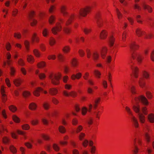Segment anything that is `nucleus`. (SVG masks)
I'll use <instances>...</instances> for the list:
<instances>
[{
    "mask_svg": "<svg viewBox=\"0 0 154 154\" xmlns=\"http://www.w3.org/2000/svg\"><path fill=\"white\" fill-rule=\"evenodd\" d=\"M33 53L34 55L37 57H39L40 56V54L39 51L37 49H35L33 51Z\"/></svg>",
    "mask_w": 154,
    "mask_h": 154,
    "instance_id": "44",
    "label": "nucleus"
},
{
    "mask_svg": "<svg viewBox=\"0 0 154 154\" xmlns=\"http://www.w3.org/2000/svg\"><path fill=\"white\" fill-rule=\"evenodd\" d=\"M51 101L53 104L56 105L58 104L59 103V101L58 100L54 97H52Z\"/></svg>",
    "mask_w": 154,
    "mask_h": 154,
    "instance_id": "50",
    "label": "nucleus"
},
{
    "mask_svg": "<svg viewBox=\"0 0 154 154\" xmlns=\"http://www.w3.org/2000/svg\"><path fill=\"white\" fill-rule=\"evenodd\" d=\"M30 94V92L27 91H25L23 93V95L25 98L29 97Z\"/></svg>",
    "mask_w": 154,
    "mask_h": 154,
    "instance_id": "54",
    "label": "nucleus"
},
{
    "mask_svg": "<svg viewBox=\"0 0 154 154\" xmlns=\"http://www.w3.org/2000/svg\"><path fill=\"white\" fill-rule=\"evenodd\" d=\"M83 127L81 125H79L78 126L76 130V133L77 134L80 132L83 129Z\"/></svg>",
    "mask_w": 154,
    "mask_h": 154,
    "instance_id": "56",
    "label": "nucleus"
},
{
    "mask_svg": "<svg viewBox=\"0 0 154 154\" xmlns=\"http://www.w3.org/2000/svg\"><path fill=\"white\" fill-rule=\"evenodd\" d=\"M27 60L28 62L31 64L33 63L35 61L34 57L32 55H28Z\"/></svg>",
    "mask_w": 154,
    "mask_h": 154,
    "instance_id": "21",
    "label": "nucleus"
},
{
    "mask_svg": "<svg viewBox=\"0 0 154 154\" xmlns=\"http://www.w3.org/2000/svg\"><path fill=\"white\" fill-rule=\"evenodd\" d=\"M48 29L46 28L44 29L42 32V34L44 36L46 37L48 35Z\"/></svg>",
    "mask_w": 154,
    "mask_h": 154,
    "instance_id": "61",
    "label": "nucleus"
},
{
    "mask_svg": "<svg viewBox=\"0 0 154 154\" xmlns=\"http://www.w3.org/2000/svg\"><path fill=\"white\" fill-rule=\"evenodd\" d=\"M138 45L136 44L134 42H132L130 45V48L131 51H132L131 54V57L133 60L136 59L138 64H140L142 62L143 57L140 54H137L134 51L139 48Z\"/></svg>",
    "mask_w": 154,
    "mask_h": 154,
    "instance_id": "1",
    "label": "nucleus"
},
{
    "mask_svg": "<svg viewBox=\"0 0 154 154\" xmlns=\"http://www.w3.org/2000/svg\"><path fill=\"white\" fill-rule=\"evenodd\" d=\"M131 69L133 71L134 75L136 78H137L138 77L139 69L137 66H132V64H131Z\"/></svg>",
    "mask_w": 154,
    "mask_h": 154,
    "instance_id": "7",
    "label": "nucleus"
},
{
    "mask_svg": "<svg viewBox=\"0 0 154 154\" xmlns=\"http://www.w3.org/2000/svg\"><path fill=\"white\" fill-rule=\"evenodd\" d=\"M146 97L149 100L152 99L153 97V95L152 93L149 91H147L146 92Z\"/></svg>",
    "mask_w": 154,
    "mask_h": 154,
    "instance_id": "35",
    "label": "nucleus"
},
{
    "mask_svg": "<svg viewBox=\"0 0 154 154\" xmlns=\"http://www.w3.org/2000/svg\"><path fill=\"white\" fill-rule=\"evenodd\" d=\"M55 21V18L54 16L53 15H51L49 17V23L51 24L54 23Z\"/></svg>",
    "mask_w": 154,
    "mask_h": 154,
    "instance_id": "36",
    "label": "nucleus"
},
{
    "mask_svg": "<svg viewBox=\"0 0 154 154\" xmlns=\"http://www.w3.org/2000/svg\"><path fill=\"white\" fill-rule=\"evenodd\" d=\"M53 147L54 150L56 151H58L60 150L59 146L56 143H54L53 144Z\"/></svg>",
    "mask_w": 154,
    "mask_h": 154,
    "instance_id": "59",
    "label": "nucleus"
},
{
    "mask_svg": "<svg viewBox=\"0 0 154 154\" xmlns=\"http://www.w3.org/2000/svg\"><path fill=\"white\" fill-rule=\"evenodd\" d=\"M143 8L145 10H147L149 13H151L152 12V8L150 6L148 5L144 4L143 5Z\"/></svg>",
    "mask_w": 154,
    "mask_h": 154,
    "instance_id": "24",
    "label": "nucleus"
},
{
    "mask_svg": "<svg viewBox=\"0 0 154 154\" xmlns=\"http://www.w3.org/2000/svg\"><path fill=\"white\" fill-rule=\"evenodd\" d=\"M92 57L94 60H98L99 55L97 52L95 51L93 52Z\"/></svg>",
    "mask_w": 154,
    "mask_h": 154,
    "instance_id": "33",
    "label": "nucleus"
},
{
    "mask_svg": "<svg viewBox=\"0 0 154 154\" xmlns=\"http://www.w3.org/2000/svg\"><path fill=\"white\" fill-rule=\"evenodd\" d=\"M61 77V74L60 72L54 74H51L49 76V78L51 80V83L55 85H58L60 84Z\"/></svg>",
    "mask_w": 154,
    "mask_h": 154,
    "instance_id": "2",
    "label": "nucleus"
},
{
    "mask_svg": "<svg viewBox=\"0 0 154 154\" xmlns=\"http://www.w3.org/2000/svg\"><path fill=\"white\" fill-rule=\"evenodd\" d=\"M77 95V93L75 91H72L69 92V96L73 98L76 97Z\"/></svg>",
    "mask_w": 154,
    "mask_h": 154,
    "instance_id": "49",
    "label": "nucleus"
},
{
    "mask_svg": "<svg viewBox=\"0 0 154 154\" xmlns=\"http://www.w3.org/2000/svg\"><path fill=\"white\" fill-rule=\"evenodd\" d=\"M63 30L65 32L66 34H69L71 32V29L70 28L67 27H65L63 28Z\"/></svg>",
    "mask_w": 154,
    "mask_h": 154,
    "instance_id": "60",
    "label": "nucleus"
},
{
    "mask_svg": "<svg viewBox=\"0 0 154 154\" xmlns=\"http://www.w3.org/2000/svg\"><path fill=\"white\" fill-rule=\"evenodd\" d=\"M102 112L98 110H96L94 112V115L95 117L97 118L98 120L100 119V116L101 115Z\"/></svg>",
    "mask_w": 154,
    "mask_h": 154,
    "instance_id": "25",
    "label": "nucleus"
},
{
    "mask_svg": "<svg viewBox=\"0 0 154 154\" xmlns=\"http://www.w3.org/2000/svg\"><path fill=\"white\" fill-rule=\"evenodd\" d=\"M9 110L12 112H15L17 110V108L16 106L14 105L10 106L9 107Z\"/></svg>",
    "mask_w": 154,
    "mask_h": 154,
    "instance_id": "40",
    "label": "nucleus"
},
{
    "mask_svg": "<svg viewBox=\"0 0 154 154\" xmlns=\"http://www.w3.org/2000/svg\"><path fill=\"white\" fill-rule=\"evenodd\" d=\"M57 57L59 60L62 62H64L65 60V57L64 56L61 54H59L58 56Z\"/></svg>",
    "mask_w": 154,
    "mask_h": 154,
    "instance_id": "41",
    "label": "nucleus"
},
{
    "mask_svg": "<svg viewBox=\"0 0 154 154\" xmlns=\"http://www.w3.org/2000/svg\"><path fill=\"white\" fill-rule=\"evenodd\" d=\"M72 124L74 126L77 125L78 124V120L76 118L72 119Z\"/></svg>",
    "mask_w": 154,
    "mask_h": 154,
    "instance_id": "48",
    "label": "nucleus"
},
{
    "mask_svg": "<svg viewBox=\"0 0 154 154\" xmlns=\"http://www.w3.org/2000/svg\"><path fill=\"white\" fill-rule=\"evenodd\" d=\"M136 139H135L134 140V147L133 148V149L132 150V151L133 152V154H137L138 153V150L139 149L137 147V146L136 145Z\"/></svg>",
    "mask_w": 154,
    "mask_h": 154,
    "instance_id": "19",
    "label": "nucleus"
},
{
    "mask_svg": "<svg viewBox=\"0 0 154 154\" xmlns=\"http://www.w3.org/2000/svg\"><path fill=\"white\" fill-rule=\"evenodd\" d=\"M101 101V98L100 97H98L96 98L94 101L93 103V108L94 109H96L99 105Z\"/></svg>",
    "mask_w": 154,
    "mask_h": 154,
    "instance_id": "10",
    "label": "nucleus"
},
{
    "mask_svg": "<svg viewBox=\"0 0 154 154\" xmlns=\"http://www.w3.org/2000/svg\"><path fill=\"white\" fill-rule=\"evenodd\" d=\"M43 106L45 110H48L49 108L50 105L48 102H44L43 103Z\"/></svg>",
    "mask_w": 154,
    "mask_h": 154,
    "instance_id": "46",
    "label": "nucleus"
},
{
    "mask_svg": "<svg viewBox=\"0 0 154 154\" xmlns=\"http://www.w3.org/2000/svg\"><path fill=\"white\" fill-rule=\"evenodd\" d=\"M37 66L38 68L44 67L45 66V62L44 61L40 62L38 63Z\"/></svg>",
    "mask_w": 154,
    "mask_h": 154,
    "instance_id": "45",
    "label": "nucleus"
},
{
    "mask_svg": "<svg viewBox=\"0 0 154 154\" xmlns=\"http://www.w3.org/2000/svg\"><path fill=\"white\" fill-rule=\"evenodd\" d=\"M94 75L97 78H100L101 73L98 70L95 69L94 71Z\"/></svg>",
    "mask_w": 154,
    "mask_h": 154,
    "instance_id": "31",
    "label": "nucleus"
},
{
    "mask_svg": "<svg viewBox=\"0 0 154 154\" xmlns=\"http://www.w3.org/2000/svg\"><path fill=\"white\" fill-rule=\"evenodd\" d=\"M24 45L26 48V49L28 51L29 49V43L27 40H26L24 42Z\"/></svg>",
    "mask_w": 154,
    "mask_h": 154,
    "instance_id": "58",
    "label": "nucleus"
},
{
    "mask_svg": "<svg viewBox=\"0 0 154 154\" xmlns=\"http://www.w3.org/2000/svg\"><path fill=\"white\" fill-rule=\"evenodd\" d=\"M18 13V10L17 9H14L12 11V15L13 17H15Z\"/></svg>",
    "mask_w": 154,
    "mask_h": 154,
    "instance_id": "62",
    "label": "nucleus"
},
{
    "mask_svg": "<svg viewBox=\"0 0 154 154\" xmlns=\"http://www.w3.org/2000/svg\"><path fill=\"white\" fill-rule=\"evenodd\" d=\"M75 16L74 14H72L69 18L66 21V25L68 26L70 24L74 19Z\"/></svg>",
    "mask_w": 154,
    "mask_h": 154,
    "instance_id": "15",
    "label": "nucleus"
},
{
    "mask_svg": "<svg viewBox=\"0 0 154 154\" xmlns=\"http://www.w3.org/2000/svg\"><path fill=\"white\" fill-rule=\"evenodd\" d=\"M145 139L147 143H149L150 141V136L149 134L147 133L146 132L145 134Z\"/></svg>",
    "mask_w": 154,
    "mask_h": 154,
    "instance_id": "37",
    "label": "nucleus"
},
{
    "mask_svg": "<svg viewBox=\"0 0 154 154\" xmlns=\"http://www.w3.org/2000/svg\"><path fill=\"white\" fill-rule=\"evenodd\" d=\"M36 35H37L35 33L33 34L32 38V42H35L37 43H38L39 42V38L36 36Z\"/></svg>",
    "mask_w": 154,
    "mask_h": 154,
    "instance_id": "34",
    "label": "nucleus"
},
{
    "mask_svg": "<svg viewBox=\"0 0 154 154\" xmlns=\"http://www.w3.org/2000/svg\"><path fill=\"white\" fill-rule=\"evenodd\" d=\"M139 84L141 88H143L145 85V80L144 78H140L139 81Z\"/></svg>",
    "mask_w": 154,
    "mask_h": 154,
    "instance_id": "18",
    "label": "nucleus"
},
{
    "mask_svg": "<svg viewBox=\"0 0 154 154\" xmlns=\"http://www.w3.org/2000/svg\"><path fill=\"white\" fill-rule=\"evenodd\" d=\"M22 128L23 129L25 130H28L30 128V126L28 124H25L22 125Z\"/></svg>",
    "mask_w": 154,
    "mask_h": 154,
    "instance_id": "52",
    "label": "nucleus"
},
{
    "mask_svg": "<svg viewBox=\"0 0 154 154\" xmlns=\"http://www.w3.org/2000/svg\"><path fill=\"white\" fill-rule=\"evenodd\" d=\"M147 20V21L148 22L149 25L151 27H153L154 22L152 21V18L151 17H148Z\"/></svg>",
    "mask_w": 154,
    "mask_h": 154,
    "instance_id": "43",
    "label": "nucleus"
},
{
    "mask_svg": "<svg viewBox=\"0 0 154 154\" xmlns=\"http://www.w3.org/2000/svg\"><path fill=\"white\" fill-rule=\"evenodd\" d=\"M49 93L51 95L55 96L57 94L58 90L55 88H52L49 89Z\"/></svg>",
    "mask_w": 154,
    "mask_h": 154,
    "instance_id": "16",
    "label": "nucleus"
},
{
    "mask_svg": "<svg viewBox=\"0 0 154 154\" xmlns=\"http://www.w3.org/2000/svg\"><path fill=\"white\" fill-rule=\"evenodd\" d=\"M10 141V138L7 137H4L2 138V142L5 144H8Z\"/></svg>",
    "mask_w": 154,
    "mask_h": 154,
    "instance_id": "28",
    "label": "nucleus"
},
{
    "mask_svg": "<svg viewBox=\"0 0 154 154\" xmlns=\"http://www.w3.org/2000/svg\"><path fill=\"white\" fill-rule=\"evenodd\" d=\"M107 32L105 30H102L100 33V38L102 39H105L107 38Z\"/></svg>",
    "mask_w": 154,
    "mask_h": 154,
    "instance_id": "11",
    "label": "nucleus"
},
{
    "mask_svg": "<svg viewBox=\"0 0 154 154\" xmlns=\"http://www.w3.org/2000/svg\"><path fill=\"white\" fill-rule=\"evenodd\" d=\"M58 130L62 134H64L66 132L65 128L62 125H60L59 127Z\"/></svg>",
    "mask_w": 154,
    "mask_h": 154,
    "instance_id": "29",
    "label": "nucleus"
},
{
    "mask_svg": "<svg viewBox=\"0 0 154 154\" xmlns=\"http://www.w3.org/2000/svg\"><path fill=\"white\" fill-rule=\"evenodd\" d=\"M17 63L19 65L22 66H24L25 65L24 61L21 58L19 59L17 61Z\"/></svg>",
    "mask_w": 154,
    "mask_h": 154,
    "instance_id": "42",
    "label": "nucleus"
},
{
    "mask_svg": "<svg viewBox=\"0 0 154 154\" xmlns=\"http://www.w3.org/2000/svg\"><path fill=\"white\" fill-rule=\"evenodd\" d=\"M10 75L11 76L14 75L16 72V70L13 67H11L10 68Z\"/></svg>",
    "mask_w": 154,
    "mask_h": 154,
    "instance_id": "53",
    "label": "nucleus"
},
{
    "mask_svg": "<svg viewBox=\"0 0 154 154\" xmlns=\"http://www.w3.org/2000/svg\"><path fill=\"white\" fill-rule=\"evenodd\" d=\"M143 75L144 78L146 79H148L149 78V73L146 71H144L143 72Z\"/></svg>",
    "mask_w": 154,
    "mask_h": 154,
    "instance_id": "51",
    "label": "nucleus"
},
{
    "mask_svg": "<svg viewBox=\"0 0 154 154\" xmlns=\"http://www.w3.org/2000/svg\"><path fill=\"white\" fill-rule=\"evenodd\" d=\"M107 50V48L106 47H103L102 48L101 51V55L102 58L104 59L106 57Z\"/></svg>",
    "mask_w": 154,
    "mask_h": 154,
    "instance_id": "8",
    "label": "nucleus"
},
{
    "mask_svg": "<svg viewBox=\"0 0 154 154\" xmlns=\"http://www.w3.org/2000/svg\"><path fill=\"white\" fill-rule=\"evenodd\" d=\"M91 8L90 7H86L85 8L81 9L79 14L80 16L83 17H85L91 11Z\"/></svg>",
    "mask_w": 154,
    "mask_h": 154,
    "instance_id": "3",
    "label": "nucleus"
},
{
    "mask_svg": "<svg viewBox=\"0 0 154 154\" xmlns=\"http://www.w3.org/2000/svg\"><path fill=\"white\" fill-rule=\"evenodd\" d=\"M95 19L97 26L100 28L103 25V21L101 18V14L100 12H97L96 15Z\"/></svg>",
    "mask_w": 154,
    "mask_h": 154,
    "instance_id": "4",
    "label": "nucleus"
},
{
    "mask_svg": "<svg viewBox=\"0 0 154 154\" xmlns=\"http://www.w3.org/2000/svg\"><path fill=\"white\" fill-rule=\"evenodd\" d=\"M140 102L144 106H147L149 104V102L148 100L143 95L140 96Z\"/></svg>",
    "mask_w": 154,
    "mask_h": 154,
    "instance_id": "6",
    "label": "nucleus"
},
{
    "mask_svg": "<svg viewBox=\"0 0 154 154\" xmlns=\"http://www.w3.org/2000/svg\"><path fill=\"white\" fill-rule=\"evenodd\" d=\"M11 46L10 42H7L6 44V48L8 51H10L11 48Z\"/></svg>",
    "mask_w": 154,
    "mask_h": 154,
    "instance_id": "63",
    "label": "nucleus"
},
{
    "mask_svg": "<svg viewBox=\"0 0 154 154\" xmlns=\"http://www.w3.org/2000/svg\"><path fill=\"white\" fill-rule=\"evenodd\" d=\"M23 80L20 79H14L13 82L14 84L17 87L20 86L23 82Z\"/></svg>",
    "mask_w": 154,
    "mask_h": 154,
    "instance_id": "14",
    "label": "nucleus"
},
{
    "mask_svg": "<svg viewBox=\"0 0 154 154\" xmlns=\"http://www.w3.org/2000/svg\"><path fill=\"white\" fill-rule=\"evenodd\" d=\"M116 13L118 18L119 19L122 18V15L118 8L116 9Z\"/></svg>",
    "mask_w": 154,
    "mask_h": 154,
    "instance_id": "57",
    "label": "nucleus"
},
{
    "mask_svg": "<svg viewBox=\"0 0 154 154\" xmlns=\"http://www.w3.org/2000/svg\"><path fill=\"white\" fill-rule=\"evenodd\" d=\"M148 119L149 121L151 123H154V114L151 113L149 114Z\"/></svg>",
    "mask_w": 154,
    "mask_h": 154,
    "instance_id": "22",
    "label": "nucleus"
},
{
    "mask_svg": "<svg viewBox=\"0 0 154 154\" xmlns=\"http://www.w3.org/2000/svg\"><path fill=\"white\" fill-rule=\"evenodd\" d=\"M136 33L137 36L140 37L145 34V32L142 31L141 29L138 28L136 30Z\"/></svg>",
    "mask_w": 154,
    "mask_h": 154,
    "instance_id": "20",
    "label": "nucleus"
},
{
    "mask_svg": "<svg viewBox=\"0 0 154 154\" xmlns=\"http://www.w3.org/2000/svg\"><path fill=\"white\" fill-rule=\"evenodd\" d=\"M14 37L16 38L20 39L21 38L22 36L20 33L19 32H17L14 33Z\"/></svg>",
    "mask_w": 154,
    "mask_h": 154,
    "instance_id": "38",
    "label": "nucleus"
},
{
    "mask_svg": "<svg viewBox=\"0 0 154 154\" xmlns=\"http://www.w3.org/2000/svg\"><path fill=\"white\" fill-rule=\"evenodd\" d=\"M139 117L140 122L142 123H144L145 122V117L142 113H139L138 114Z\"/></svg>",
    "mask_w": 154,
    "mask_h": 154,
    "instance_id": "26",
    "label": "nucleus"
},
{
    "mask_svg": "<svg viewBox=\"0 0 154 154\" xmlns=\"http://www.w3.org/2000/svg\"><path fill=\"white\" fill-rule=\"evenodd\" d=\"M9 149L14 154H16L17 152L16 148L13 145H11L9 147Z\"/></svg>",
    "mask_w": 154,
    "mask_h": 154,
    "instance_id": "32",
    "label": "nucleus"
},
{
    "mask_svg": "<svg viewBox=\"0 0 154 154\" xmlns=\"http://www.w3.org/2000/svg\"><path fill=\"white\" fill-rule=\"evenodd\" d=\"M96 151V147L95 146H94L91 147L90 149V152L92 154H94Z\"/></svg>",
    "mask_w": 154,
    "mask_h": 154,
    "instance_id": "64",
    "label": "nucleus"
},
{
    "mask_svg": "<svg viewBox=\"0 0 154 154\" xmlns=\"http://www.w3.org/2000/svg\"><path fill=\"white\" fill-rule=\"evenodd\" d=\"M131 121L132 122L133 125L136 128H138L139 127V125L137 120L133 116L131 117Z\"/></svg>",
    "mask_w": 154,
    "mask_h": 154,
    "instance_id": "9",
    "label": "nucleus"
},
{
    "mask_svg": "<svg viewBox=\"0 0 154 154\" xmlns=\"http://www.w3.org/2000/svg\"><path fill=\"white\" fill-rule=\"evenodd\" d=\"M43 89L41 87H38L35 91L33 92V94L37 97H38L40 95V92L42 91Z\"/></svg>",
    "mask_w": 154,
    "mask_h": 154,
    "instance_id": "17",
    "label": "nucleus"
},
{
    "mask_svg": "<svg viewBox=\"0 0 154 154\" xmlns=\"http://www.w3.org/2000/svg\"><path fill=\"white\" fill-rule=\"evenodd\" d=\"M72 64L73 66L76 67L78 66V63L76 59L75 58H74L72 60Z\"/></svg>",
    "mask_w": 154,
    "mask_h": 154,
    "instance_id": "47",
    "label": "nucleus"
},
{
    "mask_svg": "<svg viewBox=\"0 0 154 154\" xmlns=\"http://www.w3.org/2000/svg\"><path fill=\"white\" fill-rule=\"evenodd\" d=\"M125 109L129 115L131 116V117L134 116L133 115L132 112L131 111V109L128 106H126L125 107Z\"/></svg>",
    "mask_w": 154,
    "mask_h": 154,
    "instance_id": "55",
    "label": "nucleus"
},
{
    "mask_svg": "<svg viewBox=\"0 0 154 154\" xmlns=\"http://www.w3.org/2000/svg\"><path fill=\"white\" fill-rule=\"evenodd\" d=\"M115 41V38L112 35H111L109 38V44L110 47H112Z\"/></svg>",
    "mask_w": 154,
    "mask_h": 154,
    "instance_id": "30",
    "label": "nucleus"
},
{
    "mask_svg": "<svg viewBox=\"0 0 154 154\" xmlns=\"http://www.w3.org/2000/svg\"><path fill=\"white\" fill-rule=\"evenodd\" d=\"M12 119L16 123H19L20 122V118L16 115L13 116Z\"/></svg>",
    "mask_w": 154,
    "mask_h": 154,
    "instance_id": "39",
    "label": "nucleus"
},
{
    "mask_svg": "<svg viewBox=\"0 0 154 154\" xmlns=\"http://www.w3.org/2000/svg\"><path fill=\"white\" fill-rule=\"evenodd\" d=\"M70 48L69 46H64L62 49V51L64 53L67 54L69 52Z\"/></svg>",
    "mask_w": 154,
    "mask_h": 154,
    "instance_id": "27",
    "label": "nucleus"
},
{
    "mask_svg": "<svg viewBox=\"0 0 154 154\" xmlns=\"http://www.w3.org/2000/svg\"><path fill=\"white\" fill-rule=\"evenodd\" d=\"M132 109L136 113H140V106L139 104L137 103L133 106Z\"/></svg>",
    "mask_w": 154,
    "mask_h": 154,
    "instance_id": "12",
    "label": "nucleus"
},
{
    "mask_svg": "<svg viewBox=\"0 0 154 154\" xmlns=\"http://www.w3.org/2000/svg\"><path fill=\"white\" fill-rule=\"evenodd\" d=\"M37 107L36 104L34 103H30L29 106V109L32 110H34L36 109Z\"/></svg>",
    "mask_w": 154,
    "mask_h": 154,
    "instance_id": "23",
    "label": "nucleus"
},
{
    "mask_svg": "<svg viewBox=\"0 0 154 154\" xmlns=\"http://www.w3.org/2000/svg\"><path fill=\"white\" fill-rule=\"evenodd\" d=\"M67 7L65 5H62L61 6L60 8L61 12L63 14L64 16H67L68 14V13L66 12Z\"/></svg>",
    "mask_w": 154,
    "mask_h": 154,
    "instance_id": "13",
    "label": "nucleus"
},
{
    "mask_svg": "<svg viewBox=\"0 0 154 154\" xmlns=\"http://www.w3.org/2000/svg\"><path fill=\"white\" fill-rule=\"evenodd\" d=\"M62 28V27L60 23H56V26L52 28V32L54 35H56L58 32H60Z\"/></svg>",
    "mask_w": 154,
    "mask_h": 154,
    "instance_id": "5",
    "label": "nucleus"
}]
</instances>
